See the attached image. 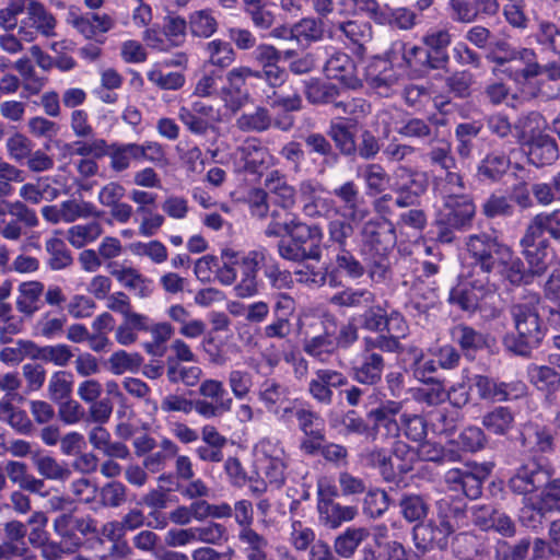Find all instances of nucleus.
<instances>
[{"instance_id":"nucleus-1","label":"nucleus","mask_w":560,"mask_h":560,"mask_svg":"<svg viewBox=\"0 0 560 560\" xmlns=\"http://www.w3.org/2000/svg\"><path fill=\"white\" fill-rule=\"evenodd\" d=\"M521 244L529 266L528 271L524 269L521 258L514 256L509 246L500 244L497 238L488 234L470 235L467 249L474 259L475 268H480L483 275L492 272L514 285H520V283H528L534 276L542 275L550 260L548 247L540 238L532 244H525L523 236Z\"/></svg>"},{"instance_id":"nucleus-2","label":"nucleus","mask_w":560,"mask_h":560,"mask_svg":"<svg viewBox=\"0 0 560 560\" xmlns=\"http://www.w3.org/2000/svg\"><path fill=\"white\" fill-rule=\"evenodd\" d=\"M265 248L250 249L247 253L228 247L221 252L222 265L215 271V278L221 285H234L236 298L248 299L258 292V270L265 261Z\"/></svg>"},{"instance_id":"nucleus-3","label":"nucleus","mask_w":560,"mask_h":560,"mask_svg":"<svg viewBox=\"0 0 560 560\" xmlns=\"http://www.w3.org/2000/svg\"><path fill=\"white\" fill-rule=\"evenodd\" d=\"M540 302L537 295L527 296L511 310L517 334H508L504 345L508 351L526 355L539 345L545 336L540 320Z\"/></svg>"},{"instance_id":"nucleus-4","label":"nucleus","mask_w":560,"mask_h":560,"mask_svg":"<svg viewBox=\"0 0 560 560\" xmlns=\"http://www.w3.org/2000/svg\"><path fill=\"white\" fill-rule=\"evenodd\" d=\"M439 515L427 524H420L413 527L412 538L416 547L421 551H427L433 547L444 548L448 544V538L459 527L460 512L450 510L446 501L439 502Z\"/></svg>"},{"instance_id":"nucleus-5","label":"nucleus","mask_w":560,"mask_h":560,"mask_svg":"<svg viewBox=\"0 0 560 560\" xmlns=\"http://www.w3.org/2000/svg\"><path fill=\"white\" fill-rule=\"evenodd\" d=\"M552 474L553 470L547 464L530 458L516 467L508 480V488L511 492L522 495L524 503L534 509L538 504L537 490L548 482Z\"/></svg>"},{"instance_id":"nucleus-6","label":"nucleus","mask_w":560,"mask_h":560,"mask_svg":"<svg viewBox=\"0 0 560 560\" xmlns=\"http://www.w3.org/2000/svg\"><path fill=\"white\" fill-rule=\"evenodd\" d=\"M255 468L258 477L279 487L285 480V451L277 439L265 438L254 448Z\"/></svg>"},{"instance_id":"nucleus-7","label":"nucleus","mask_w":560,"mask_h":560,"mask_svg":"<svg viewBox=\"0 0 560 560\" xmlns=\"http://www.w3.org/2000/svg\"><path fill=\"white\" fill-rule=\"evenodd\" d=\"M283 222L273 221L267 228L268 236L290 235L295 243L306 246L308 258L319 259L324 233L318 225H307L294 215L287 214Z\"/></svg>"},{"instance_id":"nucleus-8","label":"nucleus","mask_w":560,"mask_h":560,"mask_svg":"<svg viewBox=\"0 0 560 560\" xmlns=\"http://www.w3.org/2000/svg\"><path fill=\"white\" fill-rule=\"evenodd\" d=\"M372 464L377 465L384 479L393 480L397 475L412 470L417 451L404 441H396L390 454L377 450L371 453Z\"/></svg>"},{"instance_id":"nucleus-9","label":"nucleus","mask_w":560,"mask_h":560,"mask_svg":"<svg viewBox=\"0 0 560 560\" xmlns=\"http://www.w3.org/2000/svg\"><path fill=\"white\" fill-rule=\"evenodd\" d=\"M26 12L19 25V36L27 43L36 39L37 33L44 37H54L57 21L51 11L43 2L28 0L24 8Z\"/></svg>"},{"instance_id":"nucleus-10","label":"nucleus","mask_w":560,"mask_h":560,"mask_svg":"<svg viewBox=\"0 0 560 560\" xmlns=\"http://www.w3.org/2000/svg\"><path fill=\"white\" fill-rule=\"evenodd\" d=\"M390 343L383 337L376 339H365V351L362 354L361 362L353 369V377L362 384L373 385L381 380L384 371V360L380 353L373 352L374 349L392 350Z\"/></svg>"},{"instance_id":"nucleus-11","label":"nucleus","mask_w":560,"mask_h":560,"mask_svg":"<svg viewBox=\"0 0 560 560\" xmlns=\"http://www.w3.org/2000/svg\"><path fill=\"white\" fill-rule=\"evenodd\" d=\"M237 170L260 173L273 164L275 159L266 147L256 138H249L233 153Z\"/></svg>"},{"instance_id":"nucleus-12","label":"nucleus","mask_w":560,"mask_h":560,"mask_svg":"<svg viewBox=\"0 0 560 560\" xmlns=\"http://www.w3.org/2000/svg\"><path fill=\"white\" fill-rule=\"evenodd\" d=\"M445 192V198H442L443 203L439 211V223L452 228H462L469 223L475 214V206L470 198L465 194Z\"/></svg>"},{"instance_id":"nucleus-13","label":"nucleus","mask_w":560,"mask_h":560,"mask_svg":"<svg viewBox=\"0 0 560 560\" xmlns=\"http://www.w3.org/2000/svg\"><path fill=\"white\" fill-rule=\"evenodd\" d=\"M504 65L503 72L518 83H524L529 78L539 75L544 72V68H540L536 60V55L529 49H520L510 51L506 56V60L499 59Z\"/></svg>"},{"instance_id":"nucleus-14","label":"nucleus","mask_w":560,"mask_h":560,"mask_svg":"<svg viewBox=\"0 0 560 560\" xmlns=\"http://www.w3.org/2000/svg\"><path fill=\"white\" fill-rule=\"evenodd\" d=\"M463 279L451 292V298L460 304L463 310L475 311L480 305V301L489 292L486 288L489 278L487 276L478 279H471L470 276L462 275Z\"/></svg>"},{"instance_id":"nucleus-15","label":"nucleus","mask_w":560,"mask_h":560,"mask_svg":"<svg viewBox=\"0 0 560 560\" xmlns=\"http://www.w3.org/2000/svg\"><path fill=\"white\" fill-rule=\"evenodd\" d=\"M179 119L194 135H206L218 120L215 109L202 102H196L191 107H179Z\"/></svg>"},{"instance_id":"nucleus-16","label":"nucleus","mask_w":560,"mask_h":560,"mask_svg":"<svg viewBox=\"0 0 560 560\" xmlns=\"http://www.w3.org/2000/svg\"><path fill=\"white\" fill-rule=\"evenodd\" d=\"M67 21L86 39L96 38L100 34L113 30L115 25L114 19L108 13H86L82 15V13L70 11Z\"/></svg>"},{"instance_id":"nucleus-17","label":"nucleus","mask_w":560,"mask_h":560,"mask_svg":"<svg viewBox=\"0 0 560 560\" xmlns=\"http://www.w3.org/2000/svg\"><path fill=\"white\" fill-rule=\"evenodd\" d=\"M258 398L268 411L275 412L281 419H289L291 412L295 410V404L287 398L285 387L275 381H266L261 384Z\"/></svg>"},{"instance_id":"nucleus-18","label":"nucleus","mask_w":560,"mask_h":560,"mask_svg":"<svg viewBox=\"0 0 560 560\" xmlns=\"http://www.w3.org/2000/svg\"><path fill=\"white\" fill-rule=\"evenodd\" d=\"M325 74L331 80H337L348 88H357L360 81L355 74V68L350 56L342 51H335L324 66Z\"/></svg>"},{"instance_id":"nucleus-19","label":"nucleus","mask_w":560,"mask_h":560,"mask_svg":"<svg viewBox=\"0 0 560 560\" xmlns=\"http://www.w3.org/2000/svg\"><path fill=\"white\" fill-rule=\"evenodd\" d=\"M112 276L122 288L133 292L140 299L150 298L154 290L153 280L140 273L135 267L115 268L112 270Z\"/></svg>"},{"instance_id":"nucleus-20","label":"nucleus","mask_w":560,"mask_h":560,"mask_svg":"<svg viewBox=\"0 0 560 560\" xmlns=\"http://www.w3.org/2000/svg\"><path fill=\"white\" fill-rule=\"evenodd\" d=\"M527 160L537 167L552 163L558 159L557 142L547 135L539 133L523 142Z\"/></svg>"},{"instance_id":"nucleus-21","label":"nucleus","mask_w":560,"mask_h":560,"mask_svg":"<svg viewBox=\"0 0 560 560\" xmlns=\"http://www.w3.org/2000/svg\"><path fill=\"white\" fill-rule=\"evenodd\" d=\"M44 293L45 285L42 281L28 280L21 282L15 299L16 310L26 316L34 315L42 308Z\"/></svg>"},{"instance_id":"nucleus-22","label":"nucleus","mask_w":560,"mask_h":560,"mask_svg":"<svg viewBox=\"0 0 560 560\" xmlns=\"http://www.w3.org/2000/svg\"><path fill=\"white\" fill-rule=\"evenodd\" d=\"M345 384L346 377L343 374L332 370H318L310 383V393L323 404H330L332 387L343 386Z\"/></svg>"},{"instance_id":"nucleus-23","label":"nucleus","mask_w":560,"mask_h":560,"mask_svg":"<svg viewBox=\"0 0 560 560\" xmlns=\"http://www.w3.org/2000/svg\"><path fill=\"white\" fill-rule=\"evenodd\" d=\"M322 191L323 189L316 183L306 180L301 184L300 192L305 200L304 214L310 217L327 215L334 210L332 201L322 197Z\"/></svg>"},{"instance_id":"nucleus-24","label":"nucleus","mask_w":560,"mask_h":560,"mask_svg":"<svg viewBox=\"0 0 560 560\" xmlns=\"http://www.w3.org/2000/svg\"><path fill=\"white\" fill-rule=\"evenodd\" d=\"M546 232L555 238H560V210L535 215L527 226L524 243L532 244L534 240H539Z\"/></svg>"},{"instance_id":"nucleus-25","label":"nucleus","mask_w":560,"mask_h":560,"mask_svg":"<svg viewBox=\"0 0 560 560\" xmlns=\"http://www.w3.org/2000/svg\"><path fill=\"white\" fill-rule=\"evenodd\" d=\"M319 518L324 525L337 528L346 522H351L358 510L353 505H341L332 500H319L317 502Z\"/></svg>"},{"instance_id":"nucleus-26","label":"nucleus","mask_w":560,"mask_h":560,"mask_svg":"<svg viewBox=\"0 0 560 560\" xmlns=\"http://www.w3.org/2000/svg\"><path fill=\"white\" fill-rule=\"evenodd\" d=\"M337 349L336 324L328 322L325 325L324 334L316 335L304 341V350L306 353L325 361L327 357Z\"/></svg>"},{"instance_id":"nucleus-27","label":"nucleus","mask_w":560,"mask_h":560,"mask_svg":"<svg viewBox=\"0 0 560 560\" xmlns=\"http://www.w3.org/2000/svg\"><path fill=\"white\" fill-rule=\"evenodd\" d=\"M334 195L343 203V215L352 222L362 221L366 212L360 207L359 190L353 182H346Z\"/></svg>"},{"instance_id":"nucleus-28","label":"nucleus","mask_w":560,"mask_h":560,"mask_svg":"<svg viewBox=\"0 0 560 560\" xmlns=\"http://www.w3.org/2000/svg\"><path fill=\"white\" fill-rule=\"evenodd\" d=\"M369 536V529L365 527L346 528L341 535L335 538V553L346 559L352 558L357 548Z\"/></svg>"},{"instance_id":"nucleus-29","label":"nucleus","mask_w":560,"mask_h":560,"mask_svg":"<svg viewBox=\"0 0 560 560\" xmlns=\"http://www.w3.org/2000/svg\"><path fill=\"white\" fill-rule=\"evenodd\" d=\"M33 464L45 479L63 481L71 475V470L66 463L59 462L48 454H33Z\"/></svg>"},{"instance_id":"nucleus-30","label":"nucleus","mask_w":560,"mask_h":560,"mask_svg":"<svg viewBox=\"0 0 560 560\" xmlns=\"http://www.w3.org/2000/svg\"><path fill=\"white\" fill-rule=\"evenodd\" d=\"M265 186L267 191L273 195L276 202L282 206L283 209H289L295 203V189L289 186L285 178L278 171L269 173Z\"/></svg>"},{"instance_id":"nucleus-31","label":"nucleus","mask_w":560,"mask_h":560,"mask_svg":"<svg viewBox=\"0 0 560 560\" xmlns=\"http://www.w3.org/2000/svg\"><path fill=\"white\" fill-rule=\"evenodd\" d=\"M66 323L65 314H57L51 311L44 312L35 322L33 331L48 340L57 339L63 335Z\"/></svg>"},{"instance_id":"nucleus-32","label":"nucleus","mask_w":560,"mask_h":560,"mask_svg":"<svg viewBox=\"0 0 560 560\" xmlns=\"http://www.w3.org/2000/svg\"><path fill=\"white\" fill-rule=\"evenodd\" d=\"M481 423L490 433L506 434L514 428L515 416L509 407H495L482 417Z\"/></svg>"},{"instance_id":"nucleus-33","label":"nucleus","mask_w":560,"mask_h":560,"mask_svg":"<svg viewBox=\"0 0 560 560\" xmlns=\"http://www.w3.org/2000/svg\"><path fill=\"white\" fill-rule=\"evenodd\" d=\"M73 351L70 346L66 343L45 345L40 348L34 346L32 358L33 360L52 363L57 366H66L71 362Z\"/></svg>"},{"instance_id":"nucleus-34","label":"nucleus","mask_w":560,"mask_h":560,"mask_svg":"<svg viewBox=\"0 0 560 560\" xmlns=\"http://www.w3.org/2000/svg\"><path fill=\"white\" fill-rule=\"evenodd\" d=\"M45 249L49 255L48 264L52 270L65 269L72 265L73 257L63 238L57 235L47 238Z\"/></svg>"},{"instance_id":"nucleus-35","label":"nucleus","mask_w":560,"mask_h":560,"mask_svg":"<svg viewBox=\"0 0 560 560\" xmlns=\"http://www.w3.org/2000/svg\"><path fill=\"white\" fill-rule=\"evenodd\" d=\"M393 115H399L398 110L394 109L393 112H383L380 115L382 124L385 125L386 132H389L392 129H396L400 135L405 137H425L430 135V127L424 120L419 118H411L401 127H397L393 126L389 119L393 117Z\"/></svg>"},{"instance_id":"nucleus-36","label":"nucleus","mask_w":560,"mask_h":560,"mask_svg":"<svg viewBox=\"0 0 560 560\" xmlns=\"http://www.w3.org/2000/svg\"><path fill=\"white\" fill-rule=\"evenodd\" d=\"M103 233L100 222H90L84 224H75L68 229V242L75 248H82L88 244H92Z\"/></svg>"},{"instance_id":"nucleus-37","label":"nucleus","mask_w":560,"mask_h":560,"mask_svg":"<svg viewBox=\"0 0 560 560\" xmlns=\"http://www.w3.org/2000/svg\"><path fill=\"white\" fill-rule=\"evenodd\" d=\"M422 383L423 385L420 387L411 389V397L415 400L420 401V404L435 406L440 405L441 401H444L448 397L446 389L441 382L434 381V378H429Z\"/></svg>"},{"instance_id":"nucleus-38","label":"nucleus","mask_w":560,"mask_h":560,"mask_svg":"<svg viewBox=\"0 0 560 560\" xmlns=\"http://www.w3.org/2000/svg\"><path fill=\"white\" fill-rule=\"evenodd\" d=\"M527 376L532 384L538 389L547 390V393H552L560 386V374L548 365H529Z\"/></svg>"},{"instance_id":"nucleus-39","label":"nucleus","mask_w":560,"mask_h":560,"mask_svg":"<svg viewBox=\"0 0 560 560\" xmlns=\"http://www.w3.org/2000/svg\"><path fill=\"white\" fill-rule=\"evenodd\" d=\"M366 79L372 88L377 89L380 94L387 95L382 89L392 88L396 82V77L387 61L376 60L369 67Z\"/></svg>"},{"instance_id":"nucleus-40","label":"nucleus","mask_w":560,"mask_h":560,"mask_svg":"<svg viewBox=\"0 0 560 560\" xmlns=\"http://www.w3.org/2000/svg\"><path fill=\"white\" fill-rule=\"evenodd\" d=\"M0 420L10 423L12 428L22 433L32 431L31 419L22 409H16L8 398L0 400Z\"/></svg>"},{"instance_id":"nucleus-41","label":"nucleus","mask_w":560,"mask_h":560,"mask_svg":"<svg viewBox=\"0 0 560 560\" xmlns=\"http://www.w3.org/2000/svg\"><path fill=\"white\" fill-rule=\"evenodd\" d=\"M402 405L395 402V400H388L383 406L372 409L369 413V418L372 419L375 427H384L389 432L394 433L398 431V424L395 417L401 410Z\"/></svg>"},{"instance_id":"nucleus-42","label":"nucleus","mask_w":560,"mask_h":560,"mask_svg":"<svg viewBox=\"0 0 560 560\" xmlns=\"http://www.w3.org/2000/svg\"><path fill=\"white\" fill-rule=\"evenodd\" d=\"M142 357L138 352L116 351L108 359L109 370L115 375L139 371Z\"/></svg>"},{"instance_id":"nucleus-43","label":"nucleus","mask_w":560,"mask_h":560,"mask_svg":"<svg viewBox=\"0 0 560 560\" xmlns=\"http://www.w3.org/2000/svg\"><path fill=\"white\" fill-rule=\"evenodd\" d=\"M238 538L246 546L244 550L248 560H266L268 546L266 538L256 534L250 527H243Z\"/></svg>"},{"instance_id":"nucleus-44","label":"nucleus","mask_w":560,"mask_h":560,"mask_svg":"<svg viewBox=\"0 0 560 560\" xmlns=\"http://www.w3.org/2000/svg\"><path fill=\"white\" fill-rule=\"evenodd\" d=\"M330 301L343 307H369L374 302V295L366 289H346L335 293Z\"/></svg>"},{"instance_id":"nucleus-45","label":"nucleus","mask_w":560,"mask_h":560,"mask_svg":"<svg viewBox=\"0 0 560 560\" xmlns=\"http://www.w3.org/2000/svg\"><path fill=\"white\" fill-rule=\"evenodd\" d=\"M201 375L202 371L198 365L182 366L172 359L167 361V378L171 383L195 386L198 384Z\"/></svg>"},{"instance_id":"nucleus-46","label":"nucleus","mask_w":560,"mask_h":560,"mask_svg":"<svg viewBox=\"0 0 560 560\" xmlns=\"http://www.w3.org/2000/svg\"><path fill=\"white\" fill-rule=\"evenodd\" d=\"M217 28L218 22L209 10L195 11L189 16V30L194 36L208 38Z\"/></svg>"},{"instance_id":"nucleus-47","label":"nucleus","mask_w":560,"mask_h":560,"mask_svg":"<svg viewBox=\"0 0 560 560\" xmlns=\"http://www.w3.org/2000/svg\"><path fill=\"white\" fill-rule=\"evenodd\" d=\"M129 248L132 255L148 257L155 265H161L168 258V249L160 241L136 242Z\"/></svg>"},{"instance_id":"nucleus-48","label":"nucleus","mask_w":560,"mask_h":560,"mask_svg":"<svg viewBox=\"0 0 560 560\" xmlns=\"http://www.w3.org/2000/svg\"><path fill=\"white\" fill-rule=\"evenodd\" d=\"M416 13L408 8H386L380 16V23L390 24L399 30H411L416 24Z\"/></svg>"},{"instance_id":"nucleus-49","label":"nucleus","mask_w":560,"mask_h":560,"mask_svg":"<svg viewBox=\"0 0 560 560\" xmlns=\"http://www.w3.org/2000/svg\"><path fill=\"white\" fill-rule=\"evenodd\" d=\"M293 36L298 43H311L323 38L324 26L316 19H303L293 25Z\"/></svg>"},{"instance_id":"nucleus-50","label":"nucleus","mask_w":560,"mask_h":560,"mask_svg":"<svg viewBox=\"0 0 560 560\" xmlns=\"http://www.w3.org/2000/svg\"><path fill=\"white\" fill-rule=\"evenodd\" d=\"M219 98L228 112L234 115L238 112V109L249 103L250 96L248 91H236L235 88L226 82L223 86L220 88Z\"/></svg>"},{"instance_id":"nucleus-51","label":"nucleus","mask_w":560,"mask_h":560,"mask_svg":"<svg viewBox=\"0 0 560 560\" xmlns=\"http://www.w3.org/2000/svg\"><path fill=\"white\" fill-rule=\"evenodd\" d=\"M73 375L58 371L51 374L48 383V393L52 400H62L72 393Z\"/></svg>"},{"instance_id":"nucleus-52","label":"nucleus","mask_w":560,"mask_h":560,"mask_svg":"<svg viewBox=\"0 0 560 560\" xmlns=\"http://www.w3.org/2000/svg\"><path fill=\"white\" fill-rule=\"evenodd\" d=\"M208 60L219 67H228L235 59V54L228 42L214 39L207 43Z\"/></svg>"},{"instance_id":"nucleus-53","label":"nucleus","mask_w":560,"mask_h":560,"mask_svg":"<svg viewBox=\"0 0 560 560\" xmlns=\"http://www.w3.org/2000/svg\"><path fill=\"white\" fill-rule=\"evenodd\" d=\"M199 394L212 399L217 405L228 402V411L232 409L233 399L229 396L224 384L217 378H206L199 386Z\"/></svg>"},{"instance_id":"nucleus-54","label":"nucleus","mask_w":560,"mask_h":560,"mask_svg":"<svg viewBox=\"0 0 560 560\" xmlns=\"http://www.w3.org/2000/svg\"><path fill=\"white\" fill-rule=\"evenodd\" d=\"M271 125V118L267 108L257 107L255 113L241 115L236 119V127L242 130H267Z\"/></svg>"},{"instance_id":"nucleus-55","label":"nucleus","mask_w":560,"mask_h":560,"mask_svg":"<svg viewBox=\"0 0 560 560\" xmlns=\"http://www.w3.org/2000/svg\"><path fill=\"white\" fill-rule=\"evenodd\" d=\"M536 503L534 509L538 511L560 512V479L547 482Z\"/></svg>"},{"instance_id":"nucleus-56","label":"nucleus","mask_w":560,"mask_h":560,"mask_svg":"<svg viewBox=\"0 0 560 560\" xmlns=\"http://www.w3.org/2000/svg\"><path fill=\"white\" fill-rule=\"evenodd\" d=\"M509 168V159L498 153L488 155L479 166L481 177L495 180Z\"/></svg>"},{"instance_id":"nucleus-57","label":"nucleus","mask_w":560,"mask_h":560,"mask_svg":"<svg viewBox=\"0 0 560 560\" xmlns=\"http://www.w3.org/2000/svg\"><path fill=\"white\" fill-rule=\"evenodd\" d=\"M364 234L370 236L369 241L371 245L374 246L378 253L380 250H386L393 246L395 242L392 228L386 225H378L376 230H374V225L369 223L364 228Z\"/></svg>"},{"instance_id":"nucleus-58","label":"nucleus","mask_w":560,"mask_h":560,"mask_svg":"<svg viewBox=\"0 0 560 560\" xmlns=\"http://www.w3.org/2000/svg\"><path fill=\"white\" fill-rule=\"evenodd\" d=\"M65 223H72L79 218H88L96 214V210L91 202L67 200L61 202Z\"/></svg>"},{"instance_id":"nucleus-59","label":"nucleus","mask_w":560,"mask_h":560,"mask_svg":"<svg viewBox=\"0 0 560 560\" xmlns=\"http://www.w3.org/2000/svg\"><path fill=\"white\" fill-rule=\"evenodd\" d=\"M9 156L18 162L28 158L33 150V142L21 133H15L5 140Z\"/></svg>"},{"instance_id":"nucleus-60","label":"nucleus","mask_w":560,"mask_h":560,"mask_svg":"<svg viewBox=\"0 0 560 560\" xmlns=\"http://www.w3.org/2000/svg\"><path fill=\"white\" fill-rule=\"evenodd\" d=\"M228 383L232 394L237 399H243L248 396L254 385L253 376L245 371H232L229 373Z\"/></svg>"},{"instance_id":"nucleus-61","label":"nucleus","mask_w":560,"mask_h":560,"mask_svg":"<svg viewBox=\"0 0 560 560\" xmlns=\"http://www.w3.org/2000/svg\"><path fill=\"white\" fill-rule=\"evenodd\" d=\"M25 11L23 0H9L7 7L0 9V27L5 32L15 30L18 18Z\"/></svg>"},{"instance_id":"nucleus-62","label":"nucleus","mask_w":560,"mask_h":560,"mask_svg":"<svg viewBox=\"0 0 560 560\" xmlns=\"http://www.w3.org/2000/svg\"><path fill=\"white\" fill-rule=\"evenodd\" d=\"M95 308L96 304L94 300L89 296L81 295V293L73 295L67 304L68 313L75 319L88 318V316L93 315Z\"/></svg>"},{"instance_id":"nucleus-63","label":"nucleus","mask_w":560,"mask_h":560,"mask_svg":"<svg viewBox=\"0 0 560 560\" xmlns=\"http://www.w3.org/2000/svg\"><path fill=\"white\" fill-rule=\"evenodd\" d=\"M401 511L408 522H417L428 513V505L420 495H407L401 500Z\"/></svg>"},{"instance_id":"nucleus-64","label":"nucleus","mask_w":560,"mask_h":560,"mask_svg":"<svg viewBox=\"0 0 560 560\" xmlns=\"http://www.w3.org/2000/svg\"><path fill=\"white\" fill-rule=\"evenodd\" d=\"M472 386L477 388V393L480 398L500 401L501 395V383L493 381L485 375H476L472 378Z\"/></svg>"}]
</instances>
